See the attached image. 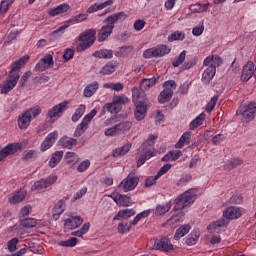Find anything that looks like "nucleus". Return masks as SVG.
Masks as SVG:
<instances>
[{
	"label": "nucleus",
	"instance_id": "f257e3e1",
	"mask_svg": "<svg viewBox=\"0 0 256 256\" xmlns=\"http://www.w3.org/2000/svg\"><path fill=\"white\" fill-rule=\"evenodd\" d=\"M127 19V14L125 12H118L108 16L104 23H106L98 32V41L99 43H103V41H107L110 37L111 33H113V29H115V23H119V21H125Z\"/></svg>",
	"mask_w": 256,
	"mask_h": 256
},
{
	"label": "nucleus",
	"instance_id": "f03ea898",
	"mask_svg": "<svg viewBox=\"0 0 256 256\" xmlns=\"http://www.w3.org/2000/svg\"><path fill=\"white\" fill-rule=\"evenodd\" d=\"M95 35H97V32L93 29L82 32L78 37V43L75 44L77 53H82V51H87L89 47H92L95 43Z\"/></svg>",
	"mask_w": 256,
	"mask_h": 256
},
{
	"label": "nucleus",
	"instance_id": "7ed1b4c3",
	"mask_svg": "<svg viewBox=\"0 0 256 256\" xmlns=\"http://www.w3.org/2000/svg\"><path fill=\"white\" fill-rule=\"evenodd\" d=\"M195 199H197V190L190 189L184 192L176 198L174 211H181V209H185V207H191V205L195 203Z\"/></svg>",
	"mask_w": 256,
	"mask_h": 256
},
{
	"label": "nucleus",
	"instance_id": "20e7f679",
	"mask_svg": "<svg viewBox=\"0 0 256 256\" xmlns=\"http://www.w3.org/2000/svg\"><path fill=\"white\" fill-rule=\"evenodd\" d=\"M87 17H89L88 14H79L74 18L66 21L57 30L52 32V34L50 35V39H52L53 41H55V39H59V37H62L63 33H65V29H69V27H71V24L75 25L76 23H82V21L87 20Z\"/></svg>",
	"mask_w": 256,
	"mask_h": 256
},
{
	"label": "nucleus",
	"instance_id": "39448f33",
	"mask_svg": "<svg viewBox=\"0 0 256 256\" xmlns=\"http://www.w3.org/2000/svg\"><path fill=\"white\" fill-rule=\"evenodd\" d=\"M133 127V122L126 120L115 124L113 127L105 130L104 135L106 137H116V135H125V133L131 131Z\"/></svg>",
	"mask_w": 256,
	"mask_h": 256
},
{
	"label": "nucleus",
	"instance_id": "423d86ee",
	"mask_svg": "<svg viewBox=\"0 0 256 256\" xmlns=\"http://www.w3.org/2000/svg\"><path fill=\"white\" fill-rule=\"evenodd\" d=\"M256 103L251 102L248 105H241L236 111V115L242 117L246 123H250L255 119Z\"/></svg>",
	"mask_w": 256,
	"mask_h": 256
},
{
	"label": "nucleus",
	"instance_id": "0eeeda50",
	"mask_svg": "<svg viewBox=\"0 0 256 256\" xmlns=\"http://www.w3.org/2000/svg\"><path fill=\"white\" fill-rule=\"evenodd\" d=\"M163 91L158 96V102L163 103H169L173 97V91L177 88V83H175L174 80H168L165 81L163 84Z\"/></svg>",
	"mask_w": 256,
	"mask_h": 256
},
{
	"label": "nucleus",
	"instance_id": "6e6552de",
	"mask_svg": "<svg viewBox=\"0 0 256 256\" xmlns=\"http://www.w3.org/2000/svg\"><path fill=\"white\" fill-rule=\"evenodd\" d=\"M95 115H97V110L93 109L90 111V113L84 116L83 120L77 125L74 131V137H81V135L87 131V127H89V123H91Z\"/></svg>",
	"mask_w": 256,
	"mask_h": 256
},
{
	"label": "nucleus",
	"instance_id": "1a4fd4ad",
	"mask_svg": "<svg viewBox=\"0 0 256 256\" xmlns=\"http://www.w3.org/2000/svg\"><path fill=\"white\" fill-rule=\"evenodd\" d=\"M56 181H57V175L52 174L45 179H40L36 181L31 186V191H43V189H47L48 187H51V185L55 184Z\"/></svg>",
	"mask_w": 256,
	"mask_h": 256
},
{
	"label": "nucleus",
	"instance_id": "9d476101",
	"mask_svg": "<svg viewBox=\"0 0 256 256\" xmlns=\"http://www.w3.org/2000/svg\"><path fill=\"white\" fill-rule=\"evenodd\" d=\"M19 75H8L6 80L0 85V93L1 95H7V93L13 91L15 87H17V83L19 82Z\"/></svg>",
	"mask_w": 256,
	"mask_h": 256
},
{
	"label": "nucleus",
	"instance_id": "9b49d317",
	"mask_svg": "<svg viewBox=\"0 0 256 256\" xmlns=\"http://www.w3.org/2000/svg\"><path fill=\"white\" fill-rule=\"evenodd\" d=\"M139 185V177L128 175L121 183L120 187H122L124 193H127V191H133L135 187Z\"/></svg>",
	"mask_w": 256,
	"mask_h": 256
},
{
	"label": "nucleus",
	"instance_id": "f8f14e48",
	"mask_svg": "<svg viewBox=\"0 0 256 256\" xmlns=\"http://www.w3.org/2000/svg\"><path fill=\"white\" fill-rule=\"evenodd\" d=\"M203 65L208 67V69H214V71H217V67H221V65H223V58L219 55L207 56L203 61Z\"/></svg>",
	"mask_w": 256,
	"mask_h": 256
},
{
	"label": "nucleus",
	"instance_id": "ddd939ff",
	"mask_svg": "<svg viewBox=\"0 0 256 256\" xmlns=\"http://www.w3.org/2000/svg\"><path fill=\"white\" fill-rule=\"evenodd\" d=\"M65 109H67V102H61L50 109L47 115L51 121H55V119H59L63 115Z\"/></svg>",
	"mask_w": 256,
	"mask_h": 256
},
{
	"label": "nucleus",
	"instance_id": "4468645a",
	"mask_svg": "<svg viewBox=\"0 0 256 256\" xmlns=\"http://www.w3.org/2000/svg\"><path fill=\"white\" fill-rule=\"evenodd\" d=\"M227 225H229V222L225 220V218H222L210 223L207 226V231H209V233H221V231H223Z\"/></svg>",
	"mask_w": 256,
	"mask_h": 256
},
{
	"label": "nucleus",
	"instance_id": "2eb2a0df",
	"mask_svg": "<svg viewBox=\"0 0 256 256\" xmlns=\"http://www.w3.org/2000/svg\"><path fill=\"white\" fill-rule=\"evenodd\" d=\"M27 63H29V56H23L19 60L12 62L10 65L11 70L8 75H12L14 77L15 75H19V72L17 71H19L23 65H27Z\"/></svg>",
	"mask_w": 256,
	"mask_h": 256
},
{
	"label": "nucleus",
	"instance_id": "dca6fc26",
	"mask_svg": "<svg viewBox=\"0 0 256 256\" xmlns=\"http://www.w3.org/2000/svg\"><path fill=\"white\" fill-rule=\"evenodd\" d=\"M154 247L158 249V251H173V244H171V240L168 237H162L160 240H156Z\"/></svg>",
	"mask_w": 256,
	"mask_h": 256
},
{
	"label": "nucleus",
	"instance_id": "f3484780",
	"mask_svg": "<svg viewBox=\"0 0 256 256\" xmlns=\"http://www.w3.org/2000/svg\"><path fill=\"white\" fill-rule=\"evenodd\" d=\"M25 197H27V191L25 189H20L8 197V203L10 205H18V203H22V201H25Z\"/></svg>",
	"mask_w": 256,
	"mask_h": 256
},
{
	"label": "nucleus",
	"instance_id": "a211bd4d",
	"mask_svg": "<svg viewBox=\"0 0 256 256\" xmlns=\"http://www.w3.org/2000/svg\"><path fill=\"white\" fill-rule=\"evenodd\" d=\"M57 137H59V133L57 131L49 133L40 146L41 151L51 149L55 144V141H57Z\"/></svg>",
	"mask_w": 256,
	"mask_h": 256
},
{
	"label": "nucleus",
	"instance_id": "6ab92c4d",
	"mask_svg": "<svg viewBox=\"0 0 256 256\" xmlns=\"http://www.w3.org/2000/svg\"><path fill=\"white\" fill-rule=\"evenodd\" d=\"M19 149H21V145L19 144H8L0 151V161H3L6 157H9V155H15Z\"/></svg>",
	"mask_w": 256,
	"mask_h": 256
},
{
	"label": "nucleus",
	"instance_id": "aec40b11",
	"mask_svg": "<svg viewBox=\"0 0 256 256\" xmlns=\"http://www.w3.org/2000/svg\"><path fill=\"white\" fill-rule=\"evenodd\" d=\"M241 215H242L241 209L236 206H230L226 208V210L223 212V217H225V219H228L229 221L233 219H239Z\"/></svg>",
	"mask_w": 256,
	"mask_h": 256
},
{
	"label": "nucleus",
	"instance_id": "412c9836",
	"mask_svg": "<svg viewBox=\"0 0 256 256\" xmlns=\"http://www.w3.org/2000/svg\"><path fill=\"white\" fill-rule=\"evenodd\" d=\"M83 225V218L81 216H71L70 218L66 219L64 222L65 229H77Z\"/></svg>",
	"mask_w": 256,
	"mask_h": 256
},
{
	"label": "nucleus",
	"instance_id": "4be33fe9",
	"mask_svg": "<svg viewBox=\"0 0 256 256\" xmlns=\"http://www.w3.org/2000/svg\"><path fill=\"white\" fill-rule=\"evenodd\" d=\"M146 115H147V103L139 102L138 104H136V110L134 112V117L136 121H143Z\"/></svg>",
	"mask_w": 256,
	"mask_h": 256
},
{
	"label": "nucleus",
	"instance_id": "5701e85b",
	"mask_svg": "<svg viewBox=\"0 0 256 256\" xmlns=\"http://www.w3.org/2000/svg\"><path fill=\"white\" fill-rule=\"evenodd\" d=\"M66 207L65 200H59L54 206L52 219L58 221L59 217L65 212Z\"/></svg>",
	"mask_w": 256,
	"mask_h": 256
},
{
	"label": "nucleus",
	"instance_id": "b1692460",
	"mask_svg": "<svg viewBox=\"0 0 256 256\" xmlns=\"http://www.w3.org/2000/svg\"><path fill=\"white\" fill-rule=\"evenodd\" d=\"M118 65L117 61H110L100 69L99 73L100 75H113L117 71Z\"/></svg>",
	"mask_w": 256,
	"mask_h": 256
},
{
	"label": "nucleus",
	"instance_id": "393cba45",
	"mask_svg": "<svg viewBox=\"0 0 256 256\" xmlns=\"http://www.w3.org/2000/svg\"><path fill=\"white\" fill-rule=\"evenodd\" d=\"M158 81L159 76H154L152 78H144L140 82V89H142V91H149L151 87H155Z\"/></svg>",
	"mask_w": 256,
	"mask_h": 256
},
{
	"label": "nucleus",
	"instance_id": "a878e982",
	"mask_svg": "<svg viewBox=\"0 0 256 256\" xmlns=\"http://www.w3.org/2000/svg\"><path fill=\"white\" fill-rule=\"evenodd\" d=\"M31 116L29 115V112L22 113L17 120L19 129H27L29 125H31Z\"/></svg>",
	"mask_w": 256,
	"mask_h": 256
},
{
	"label": "nucleus",
	"instance_id": "bb28decb",
	"mask_svg": "<svg viewBox=\"0 0 256 256\" xmlns=\"http://www.w3.org/2000/svg\"><path fill=\"white\" fill-rule=\"evenodd\" d=\"M217 71L213 68H206L202 73L201 82L203 85H209L211 81H213V77H215Z\"/></svg>",
	"mask_w": 256,
	"mask_h": 256
},
{
	"label": "nucleus",
	"instance_id": "cd10ccee",
	"mask_svg": "<svg viewBox=\"0 0 256 256\" xmlns=\"http://www.w3.org/2000/svg\"><path fill=\"white\" fill-rule=\"evenodd\" d=\"M67 11H69V4L63 3L55 8H51L48 11V15L50 17H57V15H62V13H67Z\"/></svg>",
	"mask_w": 256,
	"mask_h": 256
},
{
	"label": "nucleus",
	"instance_id": "c85d7f7f",
	"mask_svg": "<svg viewBox=\"0 0 256 256\" xmlns=\"http://www.w3.org/2000/svg\"><path fill=\"white\" fill-rule=\"evenodd\" d=\"M113 4V0H107L101 3H94L87 9V13H96V11H101L105 7H109Z\"/></svg>",
	"mask_w": 256,
	"mask_h": 256
},
{
	"label": "nucleus",
	"instance_id": "c756f323",
	"mask_svg": "<svg viewBox=\"0 0 256 256\" xmlns=\"http://www.w3.org/2000/svg\"><path fill=\"white\" fill-rule=\"evenodd\" d=\"M243 165V159L241 158H230L224 164L225 171H233L236 167Z\"/></svg>",
	"mask_w": 256,
	"mask_h": 256
},
{
	"label": "nucleus",
	"instance_id": "7c9ffc66",
	"mask_svg": "<svg viewBox=\"0 0 256 256\" xmlns=\"http://www.w3.org/2000/svg\"><path fill=\"white\" fill-rule=\"evenodd\" d=\"M99 89V82L94 81L84 88V97H93Z\"/></svg>",
	"mask_w": 256,
	"mask_h": 256
},
{
	"label": "nucleus",
	"instance_id": "2f4dec72",
	"mask_svg": "<svg viewBox=\"0 0 256 256\" xmlns=\"http://www.w3.org/2000/svg\"><path fill=\"white\" fill-rule=\"evenodd\" d=\"M207 118V114L202 112L200 115H198L194 120H192L189 124L190 131H195V129H198V127H201L203 125V122Z\"/></svg>",
	"mask_w": 256,
	"mask_h": 256
},
{
	"label": "nucleus",
	"instance_id": "473e14b6",
	"mask_svg": "<svg viewBox=\"0 0 256 256\" xmlns=\"http://www.w3.org/2000/svg\"><path fill=\"white\" fill-rule=\"evenodd\" d=\"M191 143V132H184L179 138L178 142L175 144L176 149H183L185 145Z\"/></svg>",
	"mask_w": 256,
	"mask_h": 256
},
{
	"label": "nucleus",
	"instance_id": "72a5a7b5",
	"mask_svg": "<svg viewBox=\"0 0 256 256\" xmlns=\"http://www.w3.org/2000/svg\"><path fill=\"white\" fill-rule=\"evenodd\" d=\"M93 57L96 59H113V50L111 49H99L93 53Z\"/></svg>",
	"mask_w": 256,
	"mask_h": 256
},
{
	"label": "nucleus",
	"instance_id": "f704fd0d",
	"mask_svg": "<svg viewBox=\"0 0 256 256\" xmlns=\"http://www.w3.org/2000/svg\"><path fill=\"white\" fill-rule=\"evenodd\" d=\"M59 145L64 147V149H73L77 145V139L71 138L69 136H64L59 140Z\"/></svg>",
	"mask_w": 256,
	"mask_h": 256
},
{
	"label": "nucleus",
	"instance_id": "c9c22d12",
	"mask_svg": "<svg viewBox=\"0 0 256 256\" xmlns=\"http://www.w3.org/2000/svg\"><path fill=\"white\" fill-rule=\"evenodd\" d=\"M112 102L116 104L118 111H121V109H123V105H127V103H129V98L124 94H122V95L114 96L112 99Z\"/></svg>",
	"mask_w": 256,
	"mask_h": 256
},
{
	"label": "nucleus",
	"instance_id": "e433bc0d",
	"mask_svg": "<svg viewBox=\"0 0 256 256\" xmlns=\"http://www.w3.org/2000/svg\"><path fill=\"white\" fill-rule=\"evenodd\" d=\"M189 231H191V226H189L188 224L180 226L174 234V239L176 241H179V239H181V237H185V235H187Z\"/></svg>",
	"mask_w": 256,
	"mask_h": 256
},
{
	"label": "nucleus",
	"instance_id": "4c0bfd02",
	"mask_svg": "<svg viewBox=\"0 0 256 256\" xmlns=\"http://www.w3.org/2000/svg\"><path fill=\"white\" fill-rule=\"evenodd\" d=\"M61 159H63V151H56L49 160V167H51V169L57 167V165L61 163Z\"/></svg>",
	"mask_w": 256,
	"mask_h": 256
},
{
	"label": "nucleus",
	"instance_id": "58836bf2",
	"mask_svg": "<svg viewBox=\"0 0 256 256\" xmlns=\"http://www.w3.org/2000/svg\"><path fill=\"white\" fill-rule=\"evenodd\" d=\"M128 151H131V143H127L124 146L120 148H116L113 152L112 155L113 157H123V155H127Z\"/></svg>",
	"mask_w": 256,
	"mask_h": 256
},
{
	"label": "nucleus",
	"instance_id": "ea45409f",
	"mask_svg": "<svg viewBox=\"0 0 256 256\" xmlns=\"http://www.w3.org/2000/svg\"><path fill=\"white\" fill-rule=\"evenodd\" d=\"M181 155H183V152H181L180 150L169 151L165 156H163L162 161H177V159H179Z\"/></svg>",
	"mask_w": 256,
	"mask_h": 256
},
{
	"label": "nucleus",
	"instance_id": "a19ab883",
	"mask_svg": "<svg viewBox=\"0 0 256 256\" xmlns=\"http://www.w3.org/2000/svg\"><path fill=\"white\" fill-rule=\"evenodd\" d=\"M85 109V104H80L78 106L71 118L73 123H77V121H79V119H81V117L85 115Z\"/></svg>",
	"mask_w": 256,
	"mask_h": 256
},
{
	"label": "nucleus",
	"instance_id": "79ce46f5",
	"mask_svg": "<svg viewBox=\"0 0 256 256\" xmlns=\"http://www.w3.org/2000/svg\"><path fill=\"white\" fill-rule=\"evenodd\" d=\"M156 49L157 57H165V55H169L171 53V49L167 45H158L154 47Z\"/></svg>",
	"mask_w": 256,
	"mask_h": 256
},
{
	"label": "nucleus",
	"instance_id": "37998d69",
	"mask_svg": "<svg viewBox=\"0 0 256 256\" xmlns=\"http://www.w3.org/2000/svg\"><path fill=\"white\" fill-rule=\"evenodd\" d=\"M203 31H205V20L200 21L199 24L192 29V35L194 37H201Z\"/></svg>",
	"mask_w": 256,
	"mask_h": 256
},
{
	"label": "nucleus",
	"instance_id": "c03bdc74",
	"mask_svg": "<svg viewBox=\"0 0 256 256\" xmlns=\"http://www.w3.org/2000/svg\"><path fill=\"white\" fill-rule=\"evenodd\" d=\"M141 90L138 87L132 88V98L134 103L139 104V103H144L145 99L141 96Z\"/></svg>",
	"mask_w": 256,
	"mask_h": 256
},
{
	"label": "nucleus",
	"instance_id": "a18cd8bd",
	"mask_svg": "<svg viewBox=\"0 0 256 256\" xmlns=\"http://www.w3.org/2000/svg\"><path fill=\"white\" fill-rule=\"evenodd\" d=\"M171 209V202H167L166 204L158 205L156 207V215H165V213H169Z\"/></svg>",
	"mask_w": 256,
	"mask_h": 256
},
{
	"label": "nucleus",
	"instance_id": "49530a36",
	"mask_svg": "<svg viewBox=\"0 0 256 256\" xmlns=\"http://www.w3.org/2000/svg\"><path fill=\"white\" fill-rule=\"evenodd\" d=\"M185 57H187V52L184 50L182 51L178 57L174 58L172 61V66L173 67H179L180 65H183L185 62Z\"/></svg>",
	"mask_w": 256,
	"mask_h": 256
},
{
	"label": "nucleus",
	"instance_id": "de8ad7c7",
	"mask_svg": "<svg viewBox=\"0 0 256 256\" xmlns=\"http://www.w3.org/2000/svg\"><path fill=\"white\" fill-rule=\"evenodd\" d=\"M22 227L31 229L32 227H37V220L35 218H24L21 220Z\"/></svg>",
	"mask_w": 256,
	"mask_h": 256
},
{
	"label": "nucleus",
	"instance_id": "09e8293b",
	"mask_svg": "<svg viewBox=\"0 0 256 256\" xmlns=\"http://www.w3.org/2000/svg\"><path fill=\"white\" fill-rule=\"evenodd\" d=\"M24 161H35L37 159V153L34 150H26L22 154Z\"/></svg>",
	"mask_w": 256,
	"mask_h": 256
},
{
	"label": "nucleus",
	"instance_id": "8fccbe9b",
	"mask_svg": "<svg viewBox=\"0 0 256 256\" xmlns=\"http://www.w3.org/2000/svg\"><path fill=\"white\" fill-rule=\"evenodd\" d=\"M104 89H112V91H123V84L118 82V83H104L103 84Z\"/></svg>",
	"mask_w": 256,
	"mask_h": 256
},
{
	"label": "nucleus",
	"instance_id": "3c124183",
	"mask_svg": "<svg viewBox=\"0 0 256 256\" xmlns=\"http://www.w3.org/2000/svg\"><path fill=\"white\" fill-rule=\"evenodd\" d=\"M185 39V32L176 31L172 33L170 36H168V41H183Z\"/></svg>",
	"mask_w": 256,
	"mask_h": 256
},
{
	"label": "nucleus",
	"instance_id": "603ef678",
	"mask_svg": "<svg viewBox=\"0 0 256 256\" xmlns=\"http://www.w3.org/2000/svg\"><path fill=\"white\" fill-rule=\"evenodd\" d=\"M118 233L120 234H125V233H129V231H131V223L129 222H120L118 224Z\"/></svg>",
	"mask_w": 256,
	"mask_h": 256
},
{
	"label": "nucleus",
	"instance_id": "864d4df0",
	"mask_svg": "<svg viewBox=\"0 0 256 256\" xmlns=\"http://www.w3.org/2000/svg\"><path fill=\"white\" fill-rule=\"evenodd\" d=\"M65 159H67V163H79L80 159L79 155L75 152H67L65 155Z\"/></svg>",
	"mask_w": 256,
	"mask_h": 256
},
{
	"label": "nucleus",
	"instance_id": "5fc2aeb1",
	"mask_svg": "<svg viewBox=\"0 0 256 256\" xmlns=\"http://www.w3.org/2000/svg\"><path fill=\"white\" fill-rule=\"evenodd\" d=\"M26 113H29L31 119H37L41 115V107L35 106L26 110Z\"/></svg>",
	"mask_w": 256,
	"mask_h": 256
},
{
	"label": "nucleus",
	"instance_id": "6e6d98bb",
	"mask_svg": "<svg viewBox=\"0 0 256 256\" xmlns=\"http://www.w3.org/2000/svg\"><path fill=\"white\" fill-rule=\"evenodd\" d=\"M89 167H91V161L89 159H86L78 165L77 172L85 173V171H87Z\"/></svg>",
	"mask_w": 256,
	"mask_h": 256
},
{
	"label": "nucleus",
	"instance_id": "4d7b16f0",
	"mask_svg": "<svg viewBox=\"0 0 256 256\" xmlns=\"http://www.w3.org/2000/svg\"><path fill=\"white\" fill-rule=\"evenodd\" d=\"M41 60L48 69H51L53 65H55V61L53 60V55L51 54H47Z\"/></svg>",
	"mask_w": 256,
	"mask_h": 256
},
{
	"label": "nucleus",
	"instance_id": "13d9d810",
	"mask_svg": "<svg viewBox=\"0 0 256 256\" xmlns=\"http://www.w3.org/2000/svg\"><path fill=\"white\" fill-rule=\"evenodd\" d=\"M144 59H153V57L157 58V50L155 47L147 49L143 52Z\"/></svg>",
	"mask_w": 256,
	"mask_h": 256
},
{
	"label": "nucleus",
	"instance_id": "bf43d9fd",
	"mask_svg": "<svg viewBox=\"0 0 256 256\" xmlns=\"http://www.w3.org/2000/svg\"><path fill=\"white\" fill-rule=\"evenodd\" d=\"M60 247H75L77 245V238L73 237L65 241L59 242Z\"/></svg>",
	"mask_w": 256,
	"mask_h": 256
},
{
	"label": "nucleus",
	"instance_id": "052dcab7",
	"mask_svg": "<svg viewBox=\"0 0 256 256\" xmlns=\"http://www.w3.org/2000/svg\"><path fill=\"white\" fill-rule=\"evenodd\" d=\"M73 57H75V50L71 49V48H67L63 54V59H64L65 63H67V61H71V59H73Z\"/></svg>",
	"mask_w": 256,
	"mask_h": 256
},
{
	"label": "nucleus",
	"instance_id": "680f3d73",
	"mask_svg": "<svg viewBox=\"0 0 256 256\" xmlns=\"http://www.w3.org/2000/svg\"><path fill=\"white\" fill-rule=\"evenodd\" d=\"M103 110L108 111L109 113H119V108L116 106L115 103L111 102V103H107L105 104V106L103 107Z\"/></svg>",
	"mask_w": 256,
	"mask_h": 256
},
{
	"label": "nucleus",
	"instance_id": "e2e57ef3",
	"mask_svg": "<svg viewBox=\"0 0 256 256\" xmlns=\"http://www.w3.org/2000/svg\"><path fill=\"white\" fill-rule=\"evenodd\" d=\"M218 100H219V96H214L211 98V100L208 102L207 107H206V111L208 113H211V111H213V109H215V106L217 105Z\"/></svg>",
	"mask_w": 256,
	"mask_h": 256
},
{
	"label": "nucleus",
	"instance_id": "0e129e2a",
	"mask_svg": "<svg viewBox=\"0 0 256 256\" xmlns=\"http://www.w3.org/2000/svg\"><path fill=\"white\" fill-rule=\"evenodd\" d=\"M151 157H153V155H151V152H149V151L142 154L138 158V167H141V165H145V161H147L148 159H151Z\"/></svg>",
	"mask_w": 256,
	"mask_h": 256
},
{
	"label": "nucleus",
	"instance_id": "69168bd1",
	"mask_svg": "<svg viewBox=\"0 0 256 256\" xmlns=\"http://www.w3.org/2000/svg\"><path fill=\"white\" fill-rule=\"evenodd\" d=\"M134 49L135 48L133 46H131V45H129V46H122L120 48V53H121V55L123 57H128V55H131V53H133Z\"/></svg>",
	"mask_w": 256,
	"mask_h": 256
},
{
	"label": "nucleus",
	"instance_id": "338daca9",
	"mask_svg": "<svg viewBox=\"0 0 256 256\" xmlns=\"http://www.w3.org/2000/svg\"><path fill=\"white\" fill-rule=\"evenodd\" d=\"M17 243H19V238H12L7 246H8V251H10L11 253H13L14 251L17 250Z\"/></svg>",
	"mask_w": 256,
	"mask_h": 256
},
{
	"label": "nucleus",
	"instance_id": "774afa93",
	"mask_svg": "<svg viewBox=\"0 0 256 256\" xmlns=\"http://www.w3.org/2000/svg\"><path fill=\"white\" fill-rule=\"evenodd\" d=\"M227 139V136L225 134H217L212 138L213 145H220V143H223Z\"/></svg>",
	"mask_w": 256,
	"mask_h": 256
}]
</instances>
